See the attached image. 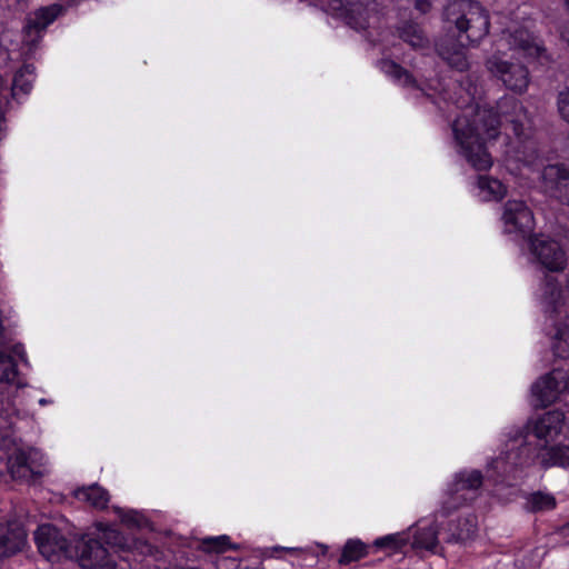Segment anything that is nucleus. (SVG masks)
I'll return each mask as SVG.
<instances>
[{"label": "nucleus", "mask_w": 569, "mask_h": 569, "mask_svg": "<svg viewBox=\"0 0 569 569\" xmlns=\"http://www.w3.org/2000/svg\"><path fill=\"white\" fill-rule=\"evenodd\" d=\"M565 1H566L567 6H568V8H569V0H565Z\"/></svg>", "instance_id": "39"}, {"label": "nucleus", "mask_w": 569, "mask_h": 569, "mask_svg": "<svg viewBox=\"0 0 569 569\" xmlns=\"http://www.w3.org/2000/svg\"><path fill=\"white\" fill-rule=\"evenodd\" d=\"M557 335L559 336V342L553 346V353L556 357L566 358L565 355V345L569 340V330L559 329Z\"/></svg>", "instance_id": "34"}, {"label": "nucleus", "mask_w": 569, "mask_h": 569, "mask_svg": "<svg viewBox=\"0 0 569 569\" xmlns=\"http://www.w3.org/2000/svg\"><path fill=\"white\" fill-rule=\"evenodd\" d=\"M447 23L453 24L457 36L446 34L436 41L437 54L451 68L468 70L466 46L480 42L489 33V14L473 0H449L443 10Z\"/></svg>", "instance_id": "1"}, {"label": "nucleus", "mask_w": 569, "mask_h": 569, "mask_svg": "<svg viewBox=\"0 0 569 569\" xmlns=\"http://www.w3.org/2000/svg\"><path fill=\"white\" fill-rule=\"evenodd\" d=\"M335 10L340 11V17L347 26L355 30H366L369 27L370 10L367 4L361 1H349L343 3L342 0H335Z\"/></svg>", "instance_id": "15"}, {"label": "nucleus", "mask_w": 569, "mask_h": 569, "mask_svg": "<svg viewBox=\"0 0 569 569\" xmlns=\"http://www.w3.org/2000/svg\"><path fill=\"white\" fill-rule=\"evenodd\" d=\"M438 545L436 532L431 529L417 531L415 535L413 546L426 550H435Z\"/></svg>", "instance_id": "31"}, {"label": "nucleus", "mask_w": 569, "mask_h": 569, "mask_svg": "<svg viewBox=\"0 0 569 569\" xmlns=\"http://www.w3.org/2000/svg\"><path fill=\"white\" fill-rule=\"evenodd\" d=\"M197 549L207 553H223L230 549H238V546L231 542L229 536L222 535L201 539Z\"/></svg>", "instance_id": "24"}, {"label": "nucleus", "mask_w": 569, "mask_h": 569, "mask_svg": "<svg viewBox=\"0 0 569 569\" xmlns=\"http://www.w3.org/2000/svg\"><path fill=\"white\" fill-rule=\"evenodd\" d=\"M116 511L119 513L121 521L130 527H139V513L137 511H123L120 508H117Z\"/></svg>", "instance_id": "35"}, {"label": "nucleus", "mask_w": 569, "mask_h": 569, "mask_svg": "<svg viewBox=\"0 0 569 569\" xmlns=\"http://www.w3.org/2000/svg\"><path fill=\"white\" fill-rule=\"evenodd\" d=\"M565 415L560 410H550L538 419L528 422L525 428L518 429L511 441L522 445L526 442L528 433H532L537 439L543 440L545 445L553 441L562 431Z\"/></svg>", "instance_id": "6"}, {"label": "nucleus", "mask_w": 569, "mask_h": 569, "mask_svg": "<svg viewBox=\"0 0 569 569\" xmlns=\"http://www.w3.org/2000/svg\"><path fill=\"white\" fill-rule=\"evenodd\" d=\"M415 8L425 14L430 11L431 2L428 0H417L415 3Z\"/></svg>", "instance_id": "36"}, {"label": "nucleus", "mask_w": 569, "mask_h": 569, "mask_svg": "<svg viewBox=\"0 0 569 569\" xmlns=\"http://www.w3.org/2000/svg\"><path fill=\"white\" fill-rule=\"evenodd\" d=\"M505 231L526 239L535 229V218L530 208L522 200H508L502 206Z\"/></svg>", "instance_id": "7"}, {"label": "nucleus", "mask_w": 569, "mask_h": 569, "mask_svg": "<svg viewBox=\"0 0 569 569\" xmlns=\"http://www.w3.org/2000/svg\"><path fill=\"white\" fill-rule=\"evenodd\" d=\"M33 539L39 553L50 562H58L62 559L72 560L77 555L73 548L74 540H70L61 529L52 523L38 526Z\"/></svg>", "instance_id": "4"}, {"label": "nucleus", "mask_w": 569, "mask_h": 569, "mask_svg": "<svg viewBox=\"0 0 569 569\" xmlns=\"http://www.w3.org/2000/svg\"><path fill=\"white\" fill-rule=\"evenodd\" d=\"M397 36L413 49L429 47V38L423 28L413 20H403L396 27Z\"/></svg>", "instance_id": "16"}, {"label": "nucleus", "mask_w": 569, "mask_h": 569, "mask_svg": "<svg viewBox=\"0 0 569 569\" xmlns=\"http://www.w3.org/2000/svg\"><path fill=\"white\" fill-rule=\"evenodd\" d=\"M499 111L512 133L519 139H526L529 137V130L531 128V119L528 114L525 106L517 99L510 98L503 100L498 106Z\"/></svg>", "instance_id": "11"}, {"label": "nucleus", "mask_w": 569, "mask_h": 569, "mask_svg": "<svg viewBox=\"0 0 569 569\" xmlns=\"http://www.w3.org/2000/svg\"><path fill=\"white\" fill-rule=\"evenodd\" d=\"M486 67L507 89L520 94L527 90L530 77L525 64L505 60L500 56L493 54L486 60Z\"/></svg>", "instance_id": "5"}, {"label": "nucleus", "mask_w": 569, "mask_h": 569, "mask_svg": "<svg viewBox=\"0 0 569 569\" xmlns=\"http://www.w3.org/2000/svg\"><path fill=\"white\" fill-rule=\"evenodd\" d=\"M503 39L511 49L520 50L525 56L536 58L541 64L549 61L546 48L525 28L503 32Z\"/></svg>", "instance_id": "14"}, {"label": "nucleus", "mask_w": 569, "mask_h": 569, "mask_svg": "<svg viewBox=\"0 0 569 569\" xmlns=\"http://www.w3.org/2000/svg\"><path fill=\"white\" fill-rule=\"evenodd\" d=\"M449 542H466L473 539L477 533V517L469 515L463 518H458L449 525Z\"/></svg>", "instance_id": "19"}, {"label": "nucleus", "mask_w": 569, "mask_h": 569, "mask_svg": "<svg viewBox=\"0 0 569 569\" xmlns=\"http://www.w3.org/2000/svg\"><path fill=\"white\" fill-rule=\"evenodd\" d=\"M542 468L569 467V446L566 445H543L537 456Z\"/></svg>", "instance_id": "17"}, {"label": "nucleus", "mask_w": 569, "mask_h": 569, "mask_svg": "<svg viewBox=\"0 0 569 569\" xmlns=\"http://www.w3.org/2000/svg\"><path fill=\"white\" fill-rule=\"evenodd\" d=\"M274 551H279V550H283V551H287L289 553H298L300 552L301 550L298 549V548H283V547H274L273 548Z\"/></svg>", "instance_id": "37"}, {"label": "nucleus", "mask_w": 569, "mask_h": 569, "mask_svg": "<svg viewBox=\"0 0 569 569\" xmlns=\"http://www.w3.org/2000/svg\"><path fill=\"white\" fill-rule=\"evenodd\" d=\"M102 542L104 545H108L112 548H120L123 549L126 547V538L124 536L116 529H108L103 531L102 535Z\"/></svg>", "instance_id": "32"}, {"label": "nucleus", "mask_w": 569, "mask_h": 569, "mask_svg": "<svg viewBox=\"0 0 569 569\" xmlns=\"http://www.w3.org/2000/svg\"><path fill=\"white\" fill-rule=\"evenodd\" d=\"M14 408L8 400L0 399V436L6 438L11 435L14 426Z\"/></svg>", "instance_id": "28"}, {"label": "nucleus", "mask_w": 569, "mask_h": 569, "mask_svg": "<svg viewBox=\"0 0 569 569\" xmlns=\"http://www.w3.org/2000/svg\"><path fill=\"white\" fill-rule=\"evenodd\" d=\"M34 66L23 64L13 77L11 94L17 98L20 93L28 94L32 89L34 80Z\"/></svg>", "instance_id": "22"}, {"label": "nucleus", "mask_w": 569, "mask_h": 569, "mask_svg": "<svg viewBox=\"0 0 569 569\" xmlns=\"http://www.w3.org/2000/svg\"><path fill=\"white\" fill-rule=\"evenodd\" d=\"M483 120L485 114L478 113L472 120L467 116H460L452 123V132L463 157L478 171H486L492 166V158L485 146L482 133L485 131L488 137H496L499 124L495 117L489 116V126L483 123L486 128H481L478 122Z\"/></svg>", "instance_id": "2"}, {"label": "nucleus", "mask_w": 569, "mask_h": 569, "mask_svg": "<svg viewBox=\"0 0 569 569\" xmlns=\"http://www.w3.org/2000/svg\"><path fill=\"white\" fill-rule=\"evenodd\" d=\"M561 532L565 537L569 536V522L562 527Z\"/></svg>", "instance_id": "38"}, {"label": "nucleus", "mask_w": 569, "mask_h": 569, "mask_svg": "<svg viewBox=\"0 0 569 569\" xmlns=\"http://www.w3.org/2000/svg\"><path fill=\"white\" fill-rule=\"evenodd\" d=\"M542 181L550 197L569 206V170L563 164L547 166L542 171Z\"/></svg>", "instance_id": "13"}, {"label": "nucleus", "mask_w": 569, "mask_h": 569, "mask_svg": "<svg viewBox=\"0 0 569 569\" xmlns=\"http://www.w3.org/2000/svg\"><path fill=\"white\" fill-rule=\"evenodd\" d=\"M28 533L19 520L0 522V558H11L21 552L27 545Z\"/></svg>", "instance_id": "12"}, {"label": "nucleus", "mask_w": 569, "mask_h": 569, "mask_svg": "<svg viewBox=\"0 0 569 569\" xmlns=\"http://www.w3.org/2000/svg\"><path fill=\"white\" fill-rule=\"evenodd\" d=\"M562 290L555 277L547 276L542 287V305L545 312L550 316L558 313V308L561 303Z\"/></svg>", "instance_id": "20"}, {"label": "nucleus", "mask_w": 569, "mask_h": 569, "mask_svg": "<svg viewBox=\"0 0 569 569\" xmlns=\"http://www.w3.org/2000/svg\"><path fill=\"white\" fill-rule=\"evenodd\" d=\"M18 377L14 359L0 350V382L12 383Z\"/></svg>", "instance_id": "29"}, {"label": "nucleus", "mask_w": 569, "mask_h": 569, "mask_svg": "<svg viewBox=\"0 0 569 569\" xmlns=\"http://www.w3.org/2000/svg\"><path fill=\"white\" fill-rule=\"evenodd\" d=\"M556 498L551 493L536 491L531 493L527 501V508L531 512H542L555 509Z\"/></svg>", "instance_id": "26"}, {"label": "nucleus", "mask_w": 569, "mask_h": 569, "mask_svg": "<svg viewBox=\"0 0 569 569\" xmlns=\"http://www.w3.org/2000/svg\"><path fill=\"white\" fill-rule=\"evenodd\" d=\"M408 543V538L401 533L388 535L375 540L373 547L377 549H387L390 551L401 550Z\"/></svg>", "instance_id": "30"}, {"label": "nucleus", "mask_w": 569, "mask_h": 569, "mask_svg": "<svg viewBox=\"0 0 569 569\" xmlns=\"http://www.w3.org/2000/svg\"><path fill=\"white\" fill-rule=\"evenodd\" d=\"M482 482L483 476L479 470H463L456 473L453 481L448 486L446 498L439 510L440 515L448 517L460 507L472 502Z\"/></svg>", "instance_id": "3"}, {"label": "nucleus", "mask_w": 569, "mask_h": 569, "mask_svg": "<svg viewBox=\"0 0 569 569\" xmlns=\"http://www.w3.org/2000/svg\"><path fill=\"white\" fill-rule=\"evenodd\" d=\"M478 187L482 192L487 193L486 199L488 200L501 199L507 192V189L501 181L488 176H479Z\"/></svg>", "instance_id": "27"}, {"label": "nucleus", "mask_w": 569, "mask_h": 569, "mask_svg": "<svg viewBox=\"0 0 569 569\" xmlns=\"http://www.w3.org/2000/svg\"><path fill=\"white\" fill-rule=\"evenodd\" d=\"M73 496L78 500L84 501L89 503L92 508L99 510L107 508L110 500L109 492L98 483L78 488L74 490Z\"/></svg>", "instance_id": "18"}, {"label": "nucleus", "mask_w": 569, "mask_h": 569, "mask_svg": "<svg viewBox=\"0 0 569 569\" xmlns=\"http://www.w3.org/2000/svg\"><path fill=\"white\" fill-rule=\"evenodd\" d=\"M10 472L14 479H29L33 477V470L29 465V457L26 452L19 451L10 459Z\"/></svg>", "instance_id": "25"}, {"label": "nucleus", "mask_w": 569, "mask_h": 569, "mask_svg": "<svg viewBox=\"0 0 569 569\" xmlns=\"http://www.w3.org/2000/svg\"><path fill=\"white\" fill-rule=\"evenodd\" d=\"M379 67L386 74L390 76L403 87L419 89L413 76L397 62L389 59H382L379 61Z\"/></svg>", "instance_id": "21"}, {"label": "nucleus", "mask_w": 569, "mask_h": 569, "mask_svg": "<svg viewBox=\"0 0 569 569\" xmlns=\"http://www.w3.org/2000/svg\"><path fill=\"white\" fill-rule=\"evenodd\" d=\"M567 42H568V44H569V39H567Z\"/></svg>", "instance_id": "40"}, {"label": "nucleus", "mask_w": 569, "mask_h": 569, "mask_svg": "<svg viewBox=\"0 0 569 569\" xmlns=\"http://www.w3.org/2000/svg\"><path fill=\"white\" fill-rule=\"evenodd\" d=\"M532 395L542 407L555 402L563 391L569 392V372L566 373L559 368L536 381L531 387Z\"/></svg>", "instance_id": "10"}, {"label": "nucleus", "mask_w": 569, "mask_h": 569, "mask_svg": "<svg viewBox=\"0 0 569 569\" xmlns=\"http://www.w3.org/2000/svg\"><path fill=\"white\" fill-rule=\"evenodd\" d=\"M64 9L59 3L41 7L30 13L23 26V42L29 49L37 48L48 26L58 19Z\"/></svg>", "instance_id": "8"}, {"label": "nucleus", "mask_w": 569, "mask_h": 569, "mask_svg": "<svg viewBox=\"0 0 569 569\" xmlns=\"http://www.w3.org/2000/svg\"><path fill=\"white\" fill-rule=\"evenodd\" d=\"M529 239L530 250L542 267L552 272H559L566 268V252L556 240L542 234Z\"/></svg>", "instance_id": "9"}, {"label": "nucleus", "mask_w": 569, "mask_h": 569, "mask_svg": "<svg viewBox=\"0 0 569 569\" xmlns=\"http://www.w3.org/2000/svg\"><path fill=\"white\" fill-rule=\"evenodd\" d=\"M368 555V546L359 539H349L338 560L339 565L347 566L353 561H358Z\"/></svg>", "instance_id": "23"}, {"label": "nucleus", "mask_w": 569, "mask_h": 569, "mask_svg": "<svg viewBox=\"0 0 569 569\" xmlns=\"http://www.w3.org/2000/svg\"><path fill=\"white\" fill-rule=\"evenodd\" d=\"M557 104L561 118L569 123V89L559 92Z\"/></svg>", "instance_id": "33"}]
</instances>
